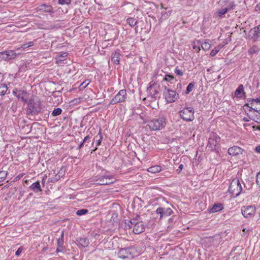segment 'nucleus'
Here are the masks:
<instances>
[{
  "label": "nucleus",
  "mask_w": 260,
  "mask_h": 260,
  "mask_svg": "<svg viewBox=\"0 0 260 260\" xmlns=\"http://www.w3.org/2000/svg\"><path fill=\"white\" fill-rule=\"evenodd\" d=\"M23 176V174H19L17 176H16L14 179V181H17L19 180L22 176Z\"/></svg>",
  "instance_id": "54"
},
{
  "label": "nucleus",
  "mask_w": 260,
  "mask_h": 260,
  "mask_svg": "<svg viewBox=\"0 0 260 260\" xmlns=\"http://www.w3.org/2000/svg\"><path fill=\"white\" fill-rule=\"evenodd\" d=\"M57 244V246L60 247L61 248H63V245L64 244L63 232H62L61 237L58 239Z\"/></svg>",
  "instance_id": "32"
},
{
  "label": "nucleus",
  "mask_w": 260,
  "mask_h": 260,
  "mask_svg": "<svg viewBox=\"0 0 260 260\" xmlns=\"http://www.w3.org/2000/svg\"><path fill=\"white\" fill-rule=\"evenodd\" d=\"M18 92H19V90H18L17 89H15L13 91V94L14 95H15L17 98H18Z\"/></svg>",
  "instance_id": "56"
},
{
  "label": "nucleus",
  "mask_w": 260,
  "mask_h": 260,
  "mask_svg": "<svg viewBox=\"0 0 260 260\" xmlns=\"http://www.w3.org/2000/svg\"><path fill=\"white\" fill-rule=\"evenodd\" d=\"M257 11H260V3L255 7Z\"/></svg>",
  "instance_id": "64"
},
{
  "label": "nucleus",
  "mask_w": 260,
  "mask_h": 260,
  "mask_svg": "<svg viewBox=\"0 0 260 260\" xmlns=\"http://www.w3.org/2000/svg\"><path fill=\"white\" fill-rule=\"evenodd\" d=\"M105 181L104 185H110L116 182V179H114V176L112 175H109L107 172H105Z\"/></svg>",
  "instance_id": "19"
},
{
  "label": "nucleus",
  "mask_w": 260,
  "mask_h": 260,
  "mask_svg": "<svg viewBox=\"0 0 260 260\" xmlns=\"http://www.w3.org/2000/svg\"><path fill=\"white\" fill-rule=\"evenodd\" d=\"M129 247L121 248L118 253V257L123 259L133 258V255Z\"/></svg>",
  "instance_id": "10"
},
{
  "label": "nucleus",
  "mask_w": 260,
  "mask_h": 260,
  "mask_svg": "<svg viewBox=\"0 0 260 260\" xmlns=\"http://www.w3.org/2000/svg\"><path fill=\"white\" fill-rule=\"evenodd\" d=\"M243 92H244V87L242 84H241L237 88L235 92V95L237 98H241Z\"/></svg>",
  "instance_id": "27"
},
{
  "label": "nucleus",
  "mask_w": 260,
  "mask_h": 260,
  "mask_svg": "<svg viewBox=\"0 0 260 260\" xmlns=\"http://www.w3.org/2000/svg\"><path fill=\"white\" fill-rule=\"evenodd\" d=\"M245 106L248 107L250 109L248 110L249 112H251L252 110L254 111H260V104H255L254 106L252 107V105L251 106H249V104L247 103L245 105Z\"/></svg>",
  "instance_id": "28"
},
{
  "label": "nucleus",
  "mask_w": 260,
  "mask_h": 260,
  "mask_svg": "<svg viewBox=\"0 0 260 260\" xmlns=\"http://www.w3.org/2000/svg\"><path fill=\"white\" fill-rule=\"evenodd\" d=\"M228 12V10L226 8H223L217 11V13L219 17H221L223 15Z\"/></svg>",
  "instance_id": "39"
},
{
  "label": "nucleus",
  "mask_w": 260,
  "mask_h": 260,
  "mask_svg": "<svg viewBox=\"0 0 260 260\" xmlns=\"http://www.w3.org/2000/svg\"><path fill=\"white\" fill-rule=\"evenodd\" d=\"M125 229H129L131 228L132 225H133V224H131V223H128V220H127V222H125Z\"/></svg>",
  "instance_id": "55"
},
{
  "label": "nucleus",
  "mask_w": 260,
  "mask_h": 260,
  "mask_svg": "<svg viewBox=\"0 0 260 260\" xmlns=\"http://www.w3.org/2000/svg\"><path fill=\"white\" fill-rule=\"evenodd\" d=\"M252 129L254 130H258L260 131V126L253 125Z\"/></svg>",
  "instance_id": "57"
},
{
  "label": "nucleus",
  "mask_w": 260,
  "mask_h": 260,
  "mask_svg": "<svg viewBox=\"0 0 260 260\" xmlns=\"http://www.w3.org/2000/svg\"><path fill=\"white\" fill-rule=\"evenodd\" d=\"M244 150L240 147L238 146H233L229 148L228 152V153L233 156H236L239 154H242Z\"/></svg>",
  "instance_id": "13"
},
{
  "label": "nucleus",
  "mask_w": 260,
  "mask_h": 260,
  "mask_svg": "<svg viewBox=\"0 0 260 260\" xmlns=\"http://www.w3.org/2000/svg\"><path fill=\"white\" fill-rule=\"evenodd\" d=\"M29 188L31 190L34 191L35 193H38L39 191H42L41 185L39 181H36V182L32 183L30 186Z\"/></svg>",
  "instance_id": "23"
},
{
  "label": "nucleus",
  "mask_w": 260,
  "mask_h": 260,
  "mask_svg": "<svg viewBox=\"0 0 260 260\" xmlns=\"http://www.w3.org/2000/svg\"><path fill=\"white\" fill-rule=\"evenodd\" d=\"M220 48L219 46L216 47L214 49H213L211 52L210 55L211 56H215L220 50Z\"/></svg>",
  "instance_id": "42"
},
{
  "label": "nucleus",
  "mask_w": 260,
  "mask_h": 260,
  "mask_svg": "<svg viewBox=\"0 0 260 260\" xmlns=\"http://www.w3.org/2000/svg\"><path fill=\"white\" fill-rule=\"evenodd\" d=\"M161 171V167L159 166H155L151 167H150L148 169V171L149 172H151L152 173H156L159 172Z\"/></svg>",
  "instance_id": "30"
},
{
  "label": "nucleus",
  "mask_w": 260,
  "mask_h": 260,
  "mask_svg": "<svg viewBox=\"0 0 260 260\" xmlns=\"http://www.w3.org/2000/svg\"><path fill=\"white\" fill-rule=\"evenodd\" d=\"M249 102H251L250 105H252V107L254 106L255 104H260V98L256 99H249L248 100Z\"/></svg>",
  "instance_id": "36"
},
{
  "label": "nucleus",
  "mask_w": 260,
  "mask_h": 260,
  "mask_svg": "<svg viewBox=\"0 0 260 260\" xmlns=\"http://www.w3.org/2000/svg\"><path fill=\"white\" fill-rule=\"evenodd\" d=\"M90 137H89V135L88 136H86L84 138V139L83 140L82 142L83 143H85V142H87V143H89L90 142Z\"/></svg>",
  "instance_id": "51"
},
{
  "label": "nucleus",
  "mask_w": 260,
  "mask_h": 260,
  "mask_svg": "<svg viewBox=\"0 0 260 260\" xmlns=\"http://www.w3.org/2000/svg\"><path fill=\"white\" fill-rule=\"evenodd\" d=\"M180 117L186 121H192L194 118V110L191 107H186L179 112Z\"/></svg>",
  "instance_id": "4"
},
{
  "label": "nucleus",
  "mask_w": 260,
  "mask_h": 260,
  "mask_svg": "<svg viewBox=\"0 0 260 260\" xmlns=\"http://www.w3.org/2000/svg\"><path fill=\"white\" fill-rule=\"evenodd\" d=\"M175 73L179 76H182L183 75V72L179 69L178 68H176L175 70Z\"/></svg>",
  "instance_id": "48"
},
{
  "label": "nucleus",
  "mask_w": 260,
  "mask_h": 260,
  "mask_svg": "<svg viewBox=\"0 0 260 260\" xmlns=\"http://www.w3.org/2000/svg\"><path fill=\"white\" fill-rule=\"evenodd\" d=\"M71 3V0H58V3L60 5H70Z\"/></svg>",
  "instance_id": "47"
},
{
  "label": "nucleus",
  "mask_w": 260,
  "mask_h": 260,
  "mask_svg": "<svg viewBox=\"0 0 260 260\" xmlns=\"http://www.w3.org/2000/svg\"><path fill=\"white\" fill-rule=\"evenodd\" d=\"M147 91L152 99L156 100L157 98L159 91L157 88L156 84L155 82H151L149 83Z\"/></svg>",
  "instance_id": "9"
},
{
  "label": "nucleus",
  "mask_w": 260,
  "mask_h": 260,
  "mask_svg": "<svg viewBox=\"0 0 260 260\" xmlns=\"http://www.w3.org/2000/svg\"><path fill=\"white\" fill-rule=\"evenodd\" d=\"M248 117H244L243 120L245 122H248L249 121V119H251V118L249 116H248Z\"/></svg>",
  "instance_id": "60"
},
{
  "label": "nucleus",
  "mask_w": 260,
  "mask_h": 260,
  "mask_svg": "<svg viewBox=\"0 0 260 260\" xmlns=\"http://www.w3.org/2000/svg\"><path fill=\"white\" fill-rule=\"evenodd\" d=\"M76 242L78 243V244L83 247H87L89 244V240L87 238L85 237L77 238L76 239Z\"/></svg>",
  "instance_id": "22"
},
{
  "label": "nucleus",
  "mask_w": 260,
  "mask_h": 260,
  "mask_svg": "<svg viewBox=\"0 0 260 260\" xmlns=\"http://www.w3.org/2000/svg\"><path fill=\"white\" fill-rule=\"evenodd\" d=\"M84 143L82 141L80 144L79 145L78 147H77V149H80L83 146Z\"/></svg>",
  "instance_id": "62"
},
{
  "label": "nucleus",
  "mask_w": 260,
  "mask_h": 260,
  "mask_svg": "<svg viewBox=\"0 0 260 260\" xmlns=\"http://www.w3.org/2000/svg\"><path fill=\"white\" fill-rule=\"evenodd\" d=\"M6 58L7 62H10L14 59L19 53H17L15 50H7L5 51Z\"/></svg>",
  "instance_id": "14"
},
{
  "label": "nucleus",
  "mask_w": 260,
  "mask_h": 260,
  "mask_svg": "<svg viewBox=\"0 0 260 260\" xmlns=\"http://www.w3.org/2000/svg\"><path fill=\"white\" fill-rule=\"evenodd\" d=\"M223 209V206L221 203L215 204L211 208H210V212L215 213L221 211Z\"/></svg>",
  "instance_id": "24"
},
{
  "label": "nucleus",
  "mask_w": 260,
  "mask_h": 260,
  "mask_svg": "<svg viewBox=\"0 0 260 260\" xmlns=\"http://www.w3.org/2000/svg\"><path fill=\"white\" fill-rule=\"evenodd\" d=\"M220 140V138L217 136L215 134H213L210 135L207 147L211 149V151L218 152V149L216 148V146Z\"/></svg>",
  "instance_id": "6"
},
{
  "label": "nucleus",
  "mask_w": 260,
  "mask_h": 260,
  "mask_svg": "<svg viewBox=\"0 0 260 260\" xmlns=\"http://www.w3.org/2000/svg\"><path fill=\"white\" fill-rule=\"evenodd\" d=\"M174 79V76L172 75H166L164 80L166 81H171Z\"/></svg>",
  "instance_id": "46"
},
{
  "label": "nucleus",
  "mask_w": 260,
  "mask_h": 260,
  "mask_svg": "<svg viewBox=\"0 0 260 260\" xmlns=\"http://www.w3.org/2000/svg\"><path fill=\"white\" fill-rule=\"evenodd\" d=\"M256 112L254 116L251 118L253 120L255 121V122L260 123V113L259 111H255Z\"/></svg>",
  "instance_id": "33"
},
{
  "label": "nucleus",
  "mask_w": 260,
  "mask_h": 260,
  "mask_svg": "<svg viewBox=\"0 0 260 260\" xmlns=\"http://www.w3.org/2000/svg\"><path fill=\"white\" fill-rule=\"evenodd\" d=\"M62 111V110L61 108H57L53 110L51 114L53 116L55 117L59 115L61 113Z\"/></svg>",
  "instance_id": "34"
},
{
  "label": "nucleus",
  "mask_w": 260,
  "mask_h": 260,
  "mask_svg": "<svg viewBox=\"0 0 260 260\" xmlns=\"http://www.w3.org/2000/svg\"><path fill=\"white\" fill-rule=\"evenodd\" d=\"M145 230V226L142 221L137 222L133 228V232L135 234H139L143 232Z\"/></svg>",
  "instance_id": "15"
},
{
  "label": "nucleus",
  "mask_w": 260,
  "mask_h": 260,
  "mask_svg": "<svg viewBox=\"0 0 260 260\" xmlns=\"http://www.w3.org/2000/svg\"><path fill=\"white\" fill-rule=\"evenodd\" d=\"M164 94L167 103L174 102L179 98V94L174 90L169 89L165 87Z\"/></svg>",
  "instance_id": "5"
},
{
  "label": "nucleus",
  "mask_w": 260,
  "mask_h": 260,
  "mask_svg": "<svg viewBox=\"0 0 260 260\" xmlns=\"http://www.w3.org/2000/svg\"><path fill=\"white\" fill-rule=\"evenodd\" d=\"M39 11L48 13L49 14L54 13V11L51 5H48L46 4H42L38 7Z\"/></svg>",
  "instance_id": "16"
},
{
  "label": "nucleus",
  "mask_w": 260,
  "mask_h": 260,
  "mask_svg": "<svg viewBox=\"0 0 260 260\" xmlns=\"http://www.w3.org/2000/svg\"><path fill=\"white\" fill-rule=\"evenodd\" d=\"M18 99H20L24 103L27 102V99L25 98V96L27 94L26 90H19V92H18Z\"/></svg>",
  "instance_id": "25"
},
{
  "label": "nucleus",
  "mask_w": 260,
  "mask_h": 260,
  "mask_svg": "<svg viewBox=\"0 0 260 260\" xmlns=\"http://www.w3.org/2000/svg\"><path fill=\"white\" fill-rule=\"evenodd\" d=\"M28 47V46L27 45V43L22 44L21 47V48L23 49H25Z\"/></svg>",
  "instance_id": "58"
},
{
  "label": "nucleus",
  "mask_w": 260,
  "mask_h": 260,
  "mask_svg": "<svg viewBox=\"0 0 260 260\" xmlns=\"http://www.w3.org/2000/svg\"><path fill=\"white\" fill-rule=\"evenodd\" d=\"M255 210L256 208L254 206H245L241 208L242 215L247 218L253 217L255 214Z\"/></svg>",
  "instance_id": "8"
},
{
  "label": "nucleus",
  "mask_w": 260,
  "mask_h": 260,
  "mask_svg": "<svg viewBox=\"0 0 260 260\" xmlns=\"http://www.w3.org/2000/svg\"><path fill=\"white\" fill-rule=\"evenodd\" d=\"M89 82L88 81H85L81 84L80 87L84 88L86 87H87V86L89 84Z\"/></svg>",
  "instance_id": "50"
},
{
  "label": "nucleus",
  "mask_w": 260,
  "mask_h": 260,
  "mask_svg": "<svg viewBox=\"0 0 260 260\" xmlns=\"http://www.w3.org/2000/svg\"><path fill=\"white\" fill-rule=\"evenodd\" d=\"M248 37L255 41L260 38V25L250 30L248 34Z\"/></svg>",
  "instance_id": "12"
},
{
  "label": "nucleus",
  "mask_w": 260,
  "mask_h": 260,
  "mask_svg": "<svg viewBox=\"0 0 260 260\" xmlns=\"http://www.w3.org/2000/svg\"><path fill=\"white\" fill-rule=\"evenodd\" d=\"M140 217L139 215H137L136 217L135 218H133L131 220H128V223H131V224H133L134 226H135V224L137 223V221H136L139 218H140Z\"/></svg>",
  "instance_id": "45"
},
{
  "label": "nucleus",
  "mask_w": 260,
  "mask_h": 260,
  "mask_svg": "<svg viewBox=\"0 0 260 260\" xmlns=\"http://www.w3.org/2000/svg\"><path fill=\"white\" fill-rule=\"evenodd\" d=\"M259 50V49H258V48L257 46H253L249 49L248 52L250 54H255V53H257V52H258Z\"/></svg>",
  "instance_id": "38"
},
{
  "label": "nucleus",
  "mask_w": 260,
  "mask_h": 260,
  "mask_svg": "<svg viewBox=\"0 0 260 260\" xmlns=\"http://www.w3.org/2000/svg\"><path fill=\"white\" fill-rule=\"evenodd\" d=\"M8 173L5 171H0V183L4 181L7 177Z\"/></svg>",
  "instance_id": "35"
},
{
  "label": "nucleus",
  "mask_w": 260,
  "mask_h": 260,
  "mask_svg": "<svg viewBox=\"0 0 260 260\" xmlns=\"http://www.w3.org/2000/svg\"><path fill=\"white\" fill-rule=\"evenodd\" d=\"M126 22L131 27H134L137 24L138 20L135 18L129 17L126 19Z\"/></svg>",
  "instance_id": "29"
},
{
  "label": "nucleus",
  "mask_w": 260,
  "mask_h": 260,
  "mask_svg": "<svg viewBox=\"0 0 260 260\" xmlns=\"http://www.w3.org/2000/svg\"><path fill=\"white\" fill-rule=\"evenodd\" d=\"M242 231L244 233L243 235L244 236L245 234H246L247 233L250 231V230L249 229H246L244 228L243 229Z\"/></svg>",
  "instance_id": "59"
},
{
  "label": "nucleus",
  "mask_w": 260,
  "mask_h": 260,
  "mask_svg": "<svg viewBox=\"0 0 260 260\" xmlns=\"http://www.w3.org/2000/svg\"><path fill=\"white\" fill-rule=\"evenodd\" d=\"M88 212V210L87 209H82L78 210L76 211V214L78 216H81L85 215V214L87 213Z\"/></svg>",
  "instance_id": "41"
},
{
  "label": "nucleus",
  "mask_w": 260,
  "mask_h": 260,
  "mask_svg": "<svg viewBox=\"0 0 260 260\" xmlns=\"http://www.w3.org/2000/svg\"><path fill=\"white\" fill-rule=\"evenodd\" d=\"M211 45L207 40H205L204 43L202 44V48L204 50H207L210 49Z\"/></svg>",
  "instance_id": "37"
},
{
  "label": "nucleus",
  "mask_w": 260,
  "mask_h": 260,
  "mask_svg": "<svg viewBox=\"0 0 260 260\" xmlns=\"http://www.w3.org/2000/svg\"><path fill=\"white\" fill-rule=\"evenodd\" d=\"M156 213L160 215L159 219H161L164 217L171 215L173 213V210L170 208L159 207L156 209Z\"/></svg>",
  "instance_id": "11"
},
{
  "label": "nucleus",
  "mask_w": 260,
  "mask_h": 260,
  "mask_svg": "<svg viewBox=\"0 0 260 260\" xmlns=\"http://www.w3.org/2000/svg\"><path fill=\"white\" fill-rule=\"evenodd\" d=\"M27 114H38L43 108V105L40 100L35 101V99H30L27 101Z\"/></svg>",
  "instance_id": "1"
},
{
  "label": "nucleus",
  "mask_w": 260,
  "mask_h": 260,
  "mask_svg": "<svg viewBox=\"0 0 260 260\" xmlns=\"http://www.w3.org/2000/svg\"><path fill=\"white\" fill-rule=\"evenodd\" d=\"M236 7L235 4L234 2L230 3L229 5L225 7V8L227 9L228 10V12L231 11V10H233L235 9Z\"/></svg>",
  "instance_id": "43"
},
{
  "label": "nucleus",
  "mask_w": 260,
  "mask_h": 260,
  "mask_svg": "<svg viewBox=\"0 0 260 260\" xmlns=\"http://www.w3.org/2000/svg\"><path fill=\"white\" fill-rule=\"evenodd\" d=\"M68 53L67 52H63L55 57L56 62L57 64L64 63V61L66 59V57L67 56Z\"/></svg>",
  "instance_id": "21"
},
{
  "label": "nucleus",
  "mask_w": 260,
  "mask_h": 260,
  "mask_svg": "<svg viewBox=\"0 0 260 260\" xmlns=\"http://www.w3.org/2000/svg\"><path fill=\"white\" fill-rule=\"evenodd\" d=\"M2 61H7L5 51L0 52V62Z\"/></svg>",
  "instance_id": "44"
},
{
  "label": "nucleus",
  "mask_w": 260,
  "mask_h": 260,
  "mask_svg": "<svg viewBox=\"0 0 260 260\" xmlns=\"http://www.w3.org/2000/svg\"><path fill=\"white\" fill-rule=\"evenodd\" d=\"M183 165L182 164H181L179 165L178 168L176 170L178 174H179L181 172V171L183 169Z\"/></svg>",
  "instance_id": "53"
},
{
  "label": "nucleus",
  "mask_w": 260,
  "mask_h": 260,
  "mask_svg": "<svg viewBox=\"0 0 260 260\" xmlns=\"http://www.w3.org/2000/svg\"><path fill=\"white\" fill-rule=\"evenodd\" d=\"M228 190L235 198L241 193L242 188L238 179L235 178L231 181Z\"/></svg>",
  "instance_id": "3"
},
{
  "label": "nucleus",
  "mask_w": 260,
  "mask_h": 260,
  "mask_svg": "<svg viewBox=\"0 0 260 260\" xmlns=\"http://www.w3.org/2000/svg\"><path fill=\"white\" fill-rule=\"evenodd\" d=\"M256 184L260 187V172H258L256 175Z\"/></svg>",
  "instance_id": "49"
},
{
  "label": "nucleus",
  "mask_w": 260,
  "mask_h": 260,
  "mask_svg": "<svg viewBox=\"0 0 260 260\" xmlns=\"http://www.w3.org/2000/svg\"><path fill=\"white\" fill-rule=\"evenodd\" d=\"M105 173L103 174H99L96 176H93L92 178V181L95 182V184L104 185L105 181Z\"/></svg>",
  "instance_id": "17"
},
{
  "label": "nucleus",
  "mask_w": 260,
  "mask_h": 260,
  "mask_svg": "<svg viewBox=\"0 0 260 260\" xmlns=\"http://www.w3.org/2000/svg\"><path fill=\"white\" fill-rule=\"evenodd\" d=\"M126 91L125 89L120 90L110 101V104L114 105L117 103L123 102L126 98Z\"/></svg>",
  "instance_id": "7"
},
{
  "label": "nucleus",
  "mask_w": 260,
  "mask_h": 260,
  "mask_svg": "<svg viewBox=\"0 0 260 260\" xmlns=\"http://www.w3.org/2000/svg\"><path fill=\"white\" fill-rule=\"evenodd\" d=\"M166 124V118L164 117H160L148 121L147 126L152 131H157L164 128Z\"/></svg>",
  "instance_id": "2"
},
{
  "label": "nucleus",
  "mask_w": 260,
  "mask_h": 260,
  "mask_svg": "<svg viewBox=\"0 0 260 260\" xmlns=\"http://www.w3.org/2000/svg\"><path fill=\"white\" fill-rule=\"evenodd\" d=\"M62 249H63V248H60V247L57 246V249H56V252L57 253H58V252H61V251H62Z\"/></svg>",
  "instance_id": "63"
},
{
  "label": "nucleus",
  "mask_w": 260,
  "mask_h": 260,
  "mask_svg": "<svg viewBox=\"0 0 260 260\" xmlns=\"http://www.w3.org/2000/svg\"><path fill=\"white\" fill-rule=\"evenodd\" d=\"M255 151L260 154V145L257 146L255 148Z\"/></svg>",
  "instance_id": "61"
},
{
  "label": "nucleus",
  "mask_w": 260,
  "mask_h": 260,
  "mask_svg": "<svg viewBox=\"0 0 260 260\" xmlns=\"http://www.w3.org/2000/svg\"><path fill=\"white\" fill-rule=\"evenodd\" d=\"M194 83L193 82L190 83L188 86H187L186 90L185 91L186 94H188L193 89V88L194 87Z\"/></svg>",
  "instance_id": "40"
},
{
  "label": "nucleus",
  "mask_w": 260,
  "mask_h": 260,
  "mask_svg": "<svg viewBox=\"0 0 260 260\" xmlns=\"http://www.w3.org/2000/svg\"><path fill=\"white\" fill-rule=\"evenodd\" d=\"M102 140L103 136L102 135V129L100 128L98 135L94 138V141L95 142L96 146L101 145Z\"/></svg>",
  "instance_id": "26"
},
{
  "label": "nucleus",
  "mask_w": 260,
  "mask_h": 260,
  "mask_svg": "<svg viewBox=\"0 0 260 260\" xmlns=\"http://www.w3.org/2000/svg\"><path fill=\"white\" fill-rule=\"evenodd\" d=\"M22 247H20L16 251V253H15V255L16 256H19L20 253H21L22 252Z\"/></svg>",
  "instance_id": "52"
},
{
  "label": "nucleus",
  "mask_w": 260,
  "mask_h": 260,
  "mask_svg": "<svg viewBox=\"0 0 260 260\" xmlns=\"http://www.w3.org/2000/svg\"><path fill=\"white\" fill-rule=\"evenodd\" d=\"M61 176V175L59 172L56 174L55 171L53 170L49 174V181L51 182H55L58 181Z\"/></svg>",
  "instance_id": "18"
},
{
  "label": "nucleus",
  "mask_w": 260,
  "mask_h": 260,
  "mask_svg": "<svg viewBox=\"0 0 260 260\" xmlns=\"http://www.w3.org/2000/svg\"><path fill=\"white\" fill-rule=\"evenodd\" d=\"M8 87L5 84H0V95H4L8 90Z\"/></svg>",
  "instance_id": "31"
},
{
  "label": "nucleus",
  "mask_w": 260,
  "mask_h": 260,
  "mask_svg": "<svg viewBox=\"0 0 260 260\" xmlns=\"http://www.w3.org/2000/svg\"><path fill=\"white\" fill-rule=\"evenodd\" d=\"M120 54L119 50L113 52L111 55L112 61L116 64H119L120 61Z\"/></svg>",
  "instance_id": "20"
}]
</instances>
